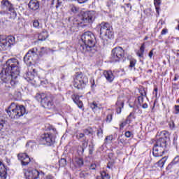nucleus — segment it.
<instances>
[{"instance_id": "46", "label": "nucleus", "mask_w": 179, "mask_h": 179, "mask_svg": "<svg viewBox=\"0 0 179 179\" xmlns=\"http://www.w3.org/2000/svg\"><path fill=\"white\" fill-rule=\"evenodd\" d=\"M168 31H169V30H167V29H162L161 34L162 36H164L165 34H167Z\"/></svg>"}, {"instance_id": "18", "label": "nucleus", "mask_w": 179, "mask_h": 179, "mask_svg": "<svg viewBox=\"0 0 179 179\" xmlns=\"http://www.w3.org/2000/svg\"><path fill=\"white\" fill-rule=\"evenodd\" d=\"M0 179H6V168L5 165L0 161Z\"/></svg>"}, {"instance_id": "17", "label": "nucleus", "mask_w": 179, "mask_h": 179, "mask_svg": "<svg viewBox=\"0 0 179 179\" xmlns=\"http://www.w3.org/2000/svg\"><path fill=\"white\" fill-rule=\"evenodd\" d=\"M28 6L31 10H37L40 8V3L37 0H31Z\"/></svg>"}, {"instance_id": "45", "label": "nucleus", "mask_w": 179, "mask_h": 179, "mask_svg": "<svg viewBox=\"0 0 179 179\" xmlns=\"http://www.w3.org/2000/svg\"><path fill=\"white\" fill-rule=\"evenodd\" d=\"M143 94H142V96H138V103H140V104L143 103Z\"/></svg>"}, {"instance_id": "25", "label": "nucleus", "mask_w": 179, "mask_h": 179, "mask_svg": "<svg viewBox=\"0 0 179 179\" xmlns=\"http://www.w3.org/2000/svg\"><path fill=\"white\" fill-rule=\"evenodd\" d=\"M90 107L94 111H97V110H100L101 106L97 104L96 102H92L90 104Z\"/></svg>"}, {"instance_id": "31", "label": "nucleus", "mask_w": 179, "mask_h": 179, "mask_svg": "<svg viewBox=\"0 0 179 179\" xmlns=\"http://www.w3.org/2000/svg\"><path fill=\"white\" fill-rule=\"evenodd\" d=\"M166 157H163L162 159H160L159 162H158V166L159 167H163L164 166V163H166Z\"/></svg>"}, {"instance_id": "5", "label": "nucleus", "mask_w": 179, "mask_h": 179, "mask_svg": "<svg viewBox=\"0 0 179 179\" xmlns=\"http://www.w3.org/2000/svg\"><path fill=\"white\" fill-rule=\"evenodd\" d=\"M100 26V35L102 36L103 40L104 41H108V40L113 38V33L111 25L107 22H102Z\"/></svg>"}, {"instance_id": "38", "label": "nucleus", "mask_w": 179, "mask_h": 179, "mask_svg": "<svg viewBox=\"0 0 179 179\" xmlns=\"http://www.w3.org/2000/svg\"><path fill=\"white\" fill-rule=\"evenodd\" d=\"M87 176H89V173H86L85 171H82L80 173V178H86V177H87Z\"/></svg>"}, {"instance_id": "54", "label": "nucleus", "mask_w": 179, "mask_h": 179, "mask_svg": "<svg viewBox=\"0 0 179 179\" xmlns=\"http://www.w3.org/2000/svg\"><path fill=\"white\" fill-rule=\"evenodd\" d=\"M87 0H78L79 3H85Z\"/></svg>"}, {"instance_id": "34", "label": "nucleus", "mask_w": 179, "mask_h": 179, "mask_svg": "<svg viewBox=\"0 0 179 179\" xmlns=\"http://www.w3.org/2000/svg\"><path fill=\"white\" fill-rule=\"evenodd\" d=\"M83 132L85 135H90V134H92L93 129L92 128L85 129Z\"/></svg>"}, {"instance_id": "9", "label": "nucleus", "mask_w": 179, "mask_h": 179, "mask_svg": "<svg viewBox=\"0 0 179 179\" xmlns=\"http://www.w3.org/2000/svg\"><path fill=\"white\" fill-rule=\"evenodd\" d=\"M1 6L3 8H6L7 10L8 11V14L10 15V19H16L17 13H16V10H15L13 4H12L9 0H2Z\"/></svg>"}, {"instance_id": "13", "label": "nucleus", "mask_w": 179, "mask_h": 179, "mask_svg": "<svg viewBox=\"0 0 179 179\" xmlns=\"http://www.w3.org/2000/svg\"><path fill=\"white\" fill-rule=\"evenodd\" d=\"M41 141L43 145H46V146H51L54 145L55 142V139L52 138V134L50 133H45L42 134Z\"/></svg>"}, {"instance_id": "57", "label": "nucleus", "mask_w": 179, "mask_h": 179, "mask_svg": "<svg viewBox=\"0 0 179 179\" xmlns=\"http://www.w3.org/2000/svg\"><path fill=\"white\" fill-rule=\"evenodd\" d=\"M154 92H156V94H157V87H155V88L154 89Z\"/></svg>"}, {"instance_id": "53", "label": "nucleus", "mask_w": 179, "mask_h": 179, "mask_svg": "<svg viewBox=\"0 0 179 179\" xmlns=\"http://www.w3.org/2000/svg\"><path fill=\"white\" fill-rule=\"evenodd\" d=\"M175 110H176V111H178V113H179V105L175 106Z\"/></svg>"}, {"instance_id": "4", "label": "nucleus", "mask_w": 179, "mask_h": 179, "mask_svg": "<svg viewBox=\"0 0 179 179\" xmlns=\"http://www.w3.org/2000/svg\"><path fill=\"white\" fill-rule=\"evenodd\" d=\"M96 12L86 11L78 17V24H89L93 23L96 19Z\"/></svg>"}, {"instance_id": "33", "label": "nucleus", "mask_w": 179, "mask_h": 179, "mask_svg": "<svg viewBox=\"0 0 179 179\" xmlns=\"http://www.w3.org/2000/svg\"><path fill=\"white\" fill-rule=\"evenodd\" d=\"M160 3H161L160 0H154V4L155 6L157 12H159V7L158 6H160Z\"/></svg>"}, {"instance_id": "26", "label": "nucleus", "mask_w": 179, "mask_h": 179, "mask_svg": "<svg viewBox=\"0 0 179 179\" xmlns=\"http://www.w3.org/2000/svg\"><path fill=\"white\" fill-rule=\"evenodd\" d=\"M70 10L73 13H78V12H79V8L73 4H71L70 5Z\"/></svg>"}, {"instance_id": "30", "label": "nucleus", "mask_w": 179, "mask_h": 179, "mask_svg": "<svg viewBox=\"0 0 179 179\" xmlns=\"http://www.w3.org/2000/svg\"><path fill=\"white\" fill-rule=\"evenodd\" d=\"M76 163L78 164L79 167H82L83 166V159L80 158L76 159Z\"/></svg>"}, {"instance_id": "27", "label": "nucleus", "mask_w": 179, "mask_h": 179, "mask_svg": "<svg viewBox=\"0 0 179 179\" xmlns=\"http://www.w3.org/2000/svg\"><path fill=\"white\" fill-rule=\"evenodd\" d=\"M126 120H129L128 124H131L132 120H135V113H131Z\"/></svg>"}, {"instance_id": "8", "label": "nucleus", "mask_w": 179, "mask_h": 179, "mask_svg": "<svg viewBox=\"0 0 179 179\" xmlns=\"http://www.w3.org/2000/svg\"><path fill=\"white\" fill-rule=\"evenodd\" d=\"M15 39L14 36H0V51L8 50L9 47L15 44Z\"/></svg>"}, {"instance_id": "23", "label": "nucleus", "mask_w": 179, "mask_h": 179, "mask_svg": "<svg viewBox=\"0 0 179 179\" xmlns=\"http://www.w3.org/2000/svg\"><path fill=\"white\" fill-rule=\"evenodd\" d=\"M145 53V43H143L140 48V50H138L136 53L139 58H143V54Z\"/></svg>"}, {"instance_id": "41", "label": "nucleus", "mask_w": 179, "mask_h": 179, "mask_svg": "<svg viewBox=\"0 0 179 179\" xmlns=\"http://www.w3.org/2000/svg\"><path fill=\"white\" fill-rule=\"evenodd\" d=\"M112 120H113V114L108 115L106 117V122H111Z\"/></svg>"}, {"instance_id": "56", "label": "nucleus", "mask_w": 179, "mask_h": 179, "mask_svg": "<svg viewBox=\"0 0 179 179\" xmlns=\"http://www.w3.org/2000/svg\"><path fill=\"white\" fill-rule=\"evenodd\" d=\"M143 108H148V103H144L142 106Z\"/></svg>"}, {"instance_id": "44", "label": "nucleus", "mask_w": 179, "mask_h": 179, "mask_svg": "<svg viewBox=\"0 0 179 179\" xmlns=\"http://www.w3.org/2000/svg\"><path fill=\"white\" fill-rule=\"evenodd\" d=\"M124 135L126 138H131V136H132V132L127 131L125 132Z\"/></svg>"}, {"instance_id": "19", "label": "nucleus", "mask_w": 179, "mask_h": 179, "mask_svg": "<svg viewBox=\"0 0 179 179\" xmlns=\"http://www.w3.org/2000/svg\"><path fill=\"white\" fill-rule=\"evenodd\" d=\"M157 146H159L160 148H163L164 149H167V141L165 138H159L155 144Z\"/></svg>"}, {"instance_id": "22", "label": "nucleus", "mask_w": 179, "mask_h": 179, "mask_svg": "<svg viewBox=\"0 0 179 179\" xmlns=\"http://www.w3.org/2000/svg\"><path fill=\"white\" fill-rule=\"evenodd\" d=\"M24 78L27 81L33 80L34 79V74L31 71H29L24 75Z\"/></svg>"}, {"instance_id": "14", "label": "nucleus", "mask_w": 179, "mask_h": 179, "mask_svg": "<svg viewBox=\"0 0 179 179\" xmlns=\"http://www.w3.org/2000/svg\"><path fill=\"white\" fill-rule=\"evenodd\" d=\"M17 158L18 160L21 161L22 166H27V164H29L30 162H31V159H30L29 155H27V154L24 152L19 153L17 155Z\"/></svg>"}, {"instance_id": "16", "label": "nucleus", "mask_w": 179, "mask_h": 179, "mask_svg": "<svg viewBox=\"0 0 179 179\" xmlns=\"http://www.w3.org/2000/svg\"><path fill=\"white\" fill-rule=\"evenodd\" d=\"M103 76L109 83H111L115 78L111 71H104Z\"/></svg>"}, {"instance_id": "10", "label": "nucleus", "mask_w": 179, "mask_h": 179, "mask_svg": "<svg viewBox=\"0 0 179 179\" xmlns=\"http://www.w3.org/2000/svg\"><path fill=\"white\" fill-rule=\"evenodd\" d=\"M124 55H125V53L124 52V49L121 47H117L115 48L112 50V61L113 62H119V61H121L124 58Z\"/></svg>"}, {"instance_id": "35", "label": "nucleus", "mask_w": 179, "mask_h": 179, "mask_svg": "<svg viewBox=\"0 0 179 179\" xmlns=\"http://www.w3.org/2000/svg\"><path fill=\"white\" fill-rule=\"evenodd\" d=\"M111 141H113V136H108L105 138V143H110Z\"/></svg>"}, {"instance_id": "32", "label": "nucleus", "mask_w": 179, "mask_h": 179, "mask_svg": "<svg viewBox=\"0 0 179 179\" xmlns=\"http://www.w3.org/2000/svg\"><path fill=\"white\" fill-rule=\"evenodd\" d=\"M59 166L64 167V166H66V159L65 158L61 159L59 161Z\"/></svg>"}, {"instance_id": "29", "label": "nucleus", "mask_w": 179, "mask_h": 179, "mask_svg": "<svg viewBox=\"0 0 179 179\" xmlns=\"http://www.w3.org/2000/svg\"><path fill=\"white\" fill-rule=\"evenodd\" d=\"M85 152V148L79 145L78 148V153L79 156H82L83 155V152Z\"/></svg>"}, {"instance_id": "63", "label": "nucleus", "mask_w": 179, "mask_h": 179, "mask_svg": "<svg viewBox=\"0 0 179 179\" xmlns=\"http://www.w3.org/2000/svg\"><path fill=\"white\" fill-rule=\"evenodd\" d=\"M173 80H177V77H175Z\"/></svg>"}, {"instance_id": "42", "label": "nucleus", "mask_w": 179, "mask_h": 179, "mask_svg": "<svg viewBox=\"0 0 179 179\" xmlns=\"http://www.w3.org/2000/svg\"><path fill=\"white\" fill-rule=\"evenodd\" d=\"M136 64V60H131L130 61L129 68H134L135 65Z\"/></svg>"}, {"instance_id": "15", "label": "nucleus", "mask_w": 179, "mask_h": 179, "mask_svg": "<svg viewBox=\"0 0 179 179\" xmlns=\"http://www.w3.org/2000/svg\"><path fill=\"white\" fill-rule=\"evenodd\" d=\"M164 152H166V148H163L156 144L154 145L152 149V155L155 157H162L163 155H164Z\"/></svg>"}, {"instance_id": "37", "label": "nucleus", "mask_w": 179, "mask_h": 179, "mask_svg": "<svg viewBox=\"0 0 179 179\" xmlns=\"http://www.w3.org/2000/svg\"><path fill=\"white\" fill-rule=\"evenodd\" d=\"M128 121H129V119L126 120L125 121L122 122L120 124V129H122L124 128V127H125L127 124H129L128 123Z\"/></svg>"}, {"instance_id": "40", "label": "nucleus", "mask_w": 179, "mask_h": 179, "mask_svg": "<svg viewBox=\"0 0 179 179\" xmlns=\"http://www.w3.org/2000/svg\"><path fill=\"white\" fill-rule=\"evenodd\" d=\"M97 136L99 138H103V129H99L97 130Z\"/></svg>"}, {"instance_id": "3", "label": "nucleus", "mask_w": 179, "mask_h": 179, "mask_svg": "<svg viewBox=\"0 0 179 179\" xmlns=\"http://www.w3.org/2000/svg\"><path fill=\"white\" fill-rule=\"evenodd\" d=\"M6 113L10 118L17 119L26 114V108L23 106H17L16 103H12L6 110Z\"/></svg>"}, {"instance_id": "58", "label": "nucleus", "mask_w": 179, "mask_h": 179, "mask_svg": "<svg viewBox=\"0 0 179 179\" xmlns=\"http://www.w3.org/2000/svg\"><path fill=\"white\" fill-rule=\"evenodd\" d=\"M5 11L2 12V11H0V15H5Z\"/></svg>"}, {"instance_id": "2", "label": "nucleus", "mask_w": 179, "mask_h": 179, "mask_svg": "<svg viewBox=\"0 0 179 179\" xmlns=\"http://www.w3.org/2000/svg\"><path fill=\"white\" fill-rule=\"evenodd\" d=\"M83 44L80 45L79 50L85 55L92 57L97 51L96 50V36L91 31H86L81 36Z\"/></svg>"}, {"instance_id": "50", "label": "nucleus", "mask_w": 179, "mask_h": 179, "mask_svg": "<svg viewBox=\"0 0 179 179\" xmlns=\"http://www.w3.org/2000/svg\"><path fill=\"white\" fill-rule=\"evenodd\" d=\"M3 128V121H0V131Z\"/></svg>"}, {"instance_id": "24", "label": "nucleus", "mask_w": 179, "mask_h": 179, "mask_svg": "<svg viewBox=\"0 0 179 179\" xmlns=\"http://www.w3.org/2000/svg\"><path fill=\"white\" fill-rule=\"evenodd\" d=\"M48 37V34L47 33V31H42L38 35V40H40L41 41H44V40H46Z\"/></svg>"}, {"instance_id": "28", "label": "nucleus", "mask_w": 179, "mask_h": 179, "mask_svg": "<svg viewBox=\"0 0 179 179\" xmlns=\"http://www.w3.org/2000/svg\"><path fill=\"white\" fill-rule=\"evenodd\" d=\"M101 177L103 178V179H110V176L108 173H107L106 171H103L101 173Z\"/></svg>"}, {"instance_id": "11", "label": "nucleus", "mask_w": 179, "mask_h": 179, "mask_svg": "<svg viewBox=\"0 0 179 179\" xmlns=\"http://www.w3.org/2000/svg\"><path fill=\"white\" fill-rule=\"evenodd\" d=\"M44 173L38 171L36 169L28 171L25 173V177L27 179H44Z\"/></svg>"}, {"instance_id": "7", "label": "nucleus", "mask_w": 179, "mask_h": 179, "mask_svg": "<svg viewBox=\"0 0 179 179\" xmlns=\"http://www.w3.org/2000/svg\"><path fill=\"white\" fill-rule=\"evenodd\" d=\"M39 98L41 99V104L43 108L51 110L55 107L51 99V94L42 93L39 95Z\"/></svg>"}, {"instance_id": "49", "label": "nucleus", "mask_w": 179, "mask_h": 179, "mask_svg": "<svg viewBox=\"0 0 179 179\" xmlns=\"http://www.w3.org/2000/svg\"><path fill=\"white\" fill-rule=\"evenodd\" d=\"M169 127L171 129H173V128H174V122H171L169 123Z\"/></svg>"}, {"instance_id": "6", "label": "nucleus", "mask_w": 179, "mask_h": 179, "mask_svg": "<svg viewBox=\"0 0 179 179\" xmlns=\"http://www.w3.org/2000/svg\"><path fill=\"white\" fill-rule=\"evenodd\" d=\"M87 76L80 73L75 76L74 80L73 82V85L76 89H78V90H82L86 87V84L88 82Z\"/></svg>"}, {"instance_id": "64", "label": "nucleus", "mask_w": 179, "mask_h": 179, "mask_svg": "<svg viewBox=\"0 0 179 179\" xmlns=\"http://www.w3.org/2000/svg\"><path fill=\"white\" fill-rule=\"evenodd\" d=\"M177 174H178V176H179V171H178Z\"/></svg>"}, {"instance_id": "59", "label": "nucleus", "mask_w": 179, "mask_h": 179, "mask_svg": "<svg viewBox=\"0 0 179 179\" xmlns=\"http://www.w3.org/2000/svg\"><path fill=\"white\" fill-rule=\"evenodd\" d=\"M96 179H103L101 176L96 177Z\"/></svg>"}, {"instance_id": "51", "label": "nucleus", "mask_w": 179, "mask_h": 179, "mask_svg": "<svg viewBox=\"0 0 179 179\" xmlns=\"http://www.w3.org/2000/svg\"><path fill=\"white\" fill-rule=\"evenodd\" d=\"M150 59H152V57H153V50H151L150 52H149V55H148Z\"/></svg>"}, {"instance_id": "21", "label": "nucleus", "mask_w": 179, "mask_h": 179, "mask_svg": "<svg viewBox=\"0 0 179 179\" xmlns=\"http://www.w3.org/2000/svg\"><path fill=\"white\" fill-rule=\"evenodd\" d=\"M179 163V155L174 157L173 161L168 165V169H172L173 166L178 164Z\"/></svg>"}, {"instance_id": "48", "label": "nucleus", "mask_w": 179, "mask_h": 179, "mask_svg": "<svg viewBox=\"0 0 179 179\" xmlns=\"http://www.w3.org/2000/svg\"><path fill=\"white\" fill-rule=\"evenodd\" d=\"M96 164H92L91 165H90V170H96Z\"/></svg>"}, {"instance_id": "52", "label": "nucleus", "mask_w": 179, "mask_h": 179, "mask_svg": "<svg viewBox=\"0 0 179 179\" xmlns=\"http://www.w3.org/2000/svg\"><path fill=\"white\" fill-rule=\"evenodd\" d=\"M117 113L118 114H121V106H119L117 108Z\"/></svg>"}, {"instance_id": "61", "label": "nucleus", "mask_w": 179, "mask_h": 179, "mask_svg": "<svg viewBox=\"0 0 179 179\" xmlns=\"http://www.w3.org/2000/svg\"><path fill=\"white\" fill-rule=\"evenodd\" d=\"M52 131H53L54 132H56L57 129H56L55 128H53V129H52Z\"/></svg>"}, {"instance_id": "43", "label": "nucleus", "mask_w": 179, "mask_h": 179, "mask_svg": "<svg viewBox=\"0 0 179 179\" xmlns=\"http://www.w3.org/2000/svg\"><path fill=\"white\" fill-rule=\"evenodd\" d=\"M77 139H82V138H85V134L79 133L76 135Z\"/></svg>"}, {"instance_id": "60", "label": "nucleus", "mask_w": 179, "mask_h": 179, "mask_svg": "<svg viewBox=\"0 0 179 179\" xmlns=\"http://www.w3.org/2000/svg\"><path fill=\"white\" fill-rule=\"evenodd\" d=\"M120 104L122 105V107H124V102H120Z\"/></svg>"}, {"instance_id": "36", "label": "nucleus", "mask_w": 179, "mask_h": 179, "mask_svg": "<svg viewBox=\"0 0 179 179\" xmlns=\"http://www.w3.org/2000/svg\"><path fill=\"white\" fill-rule=\"evenodd\" d=\"M33 26L34 27H35V29H38V27H40V22H38V20H34Z\"/></svg>"}, {"instance_id": "20", "label": "nucleus", "mask_w": 179, "mask_h": 179, "mask_svg": "<svg viewBox=\"0 0 179 179\" xmlns=\"http://www.w3.org/2000/svg\"><path fill=\"white\" fill-rule=\"evenodd\" d=\"M74 103L78 106L79 108H82L83 107V102L80 100L79 95H74V98L73 97Z\"/></svg>"}, {"instance_id": "39", "label": "nucleus", "mask_w": 179, "mask_h": 179, "mask_svg": "<svg viewBox=\"0 0 179 179\" xmlns=\"http://www.w3.org/2000/svg\"><path fill=\"white\" fill-rule=\"evenodd\" d=\"M26 146L33 148L34 146H36V143H34L33 141H29L27 143Z\"/></svg>"}, {"instance_id": "55", "label": "nucleus", "mask_w": 179, "mask_h": 179, "mask_svg": "<svg viewBox=\"0 0 179 179\" xmlns=\"http://www.w3.org/2000/svg\"><path fill=\"white\" fill-rule=\"evenodd\" d=\"M94 150H93V148L90 149V150H89V153H90V155H93V152H94Z\"/></svg>"}, {"instance_id": "62", "label": "nucleus", "mask_w": 179, "mask_h": 179, "mask_svg": "<svg viewBox=\"0 0 179 179\" xmlns=\"http://www.w3.org/2000/svg\"><path fill=\"white\" fill-rule=\"evenodd\" d=\"M33 73H36V69H33Z\"/></svg>"}, {"instance_id": "1", "label": "nucleus", "mask_w": 179, "mask_h": 179, "mask_svg": "<svg viewBox=\"0 0 179 179\" xmlns=\"http://www.w3.org/2000/svg\"><path fill=\"white\" fill-rule=\"evenodd\" d=\"M20 73V64L17 59H9L3 66L0 64V78L4 83L10 82L11 86H16Z\"/></svg>"}, {"instance_id": "47", "label": "nucleus", "mask_w": 179, "mask_h": 179, "mask_svg": "<svg viewBox=\"0 0 179 179\" xmlns=\"http://www.w3.org/2000/svg\"><path fill=\"white\" fill-rule=\"evenodd\" d=\"M80 146H82V148H84V149H86V148H87V143L86 141H83L82 143V145H80Z\"/></svg>"}, {"instance_id": "12", "label": "nucleus", "mask_w": 179, "mask_h": 179, "mask_svg": "<svg viewBox=\"0 0 179 179\" xmlns=\"http://www.w3.org/2000/svg\"><path fill=\"white\" fill-rule=\"evenodd\" d=\"M37 56V48H34L28 51L24 57V62L27 65L32 64L34 61V57Z\"/></svg>"}]
</instances>
